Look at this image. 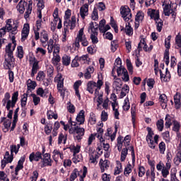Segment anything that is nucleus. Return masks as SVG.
<instances>
[{
    "instance_id": "64",
    "label": "nucleus",
    "mask_w": 181,
    "mask_h": 181,
    "mask_svg": "<svg viewBox=\"0 0 181 181\" xmlns=\"http://www.w3.org/2000/svg\"><path fill=\"white\" fill-rule=\"evenodd\" d=\"M171 181H179L176 177V168H173L170 173Z\"/></svg>"
},
{
    "instance_id": "10",
    "label": "nucleus",
    "mask_w": 181,
    "mask_h": 181,
    "mask_svg": "<svg viewBox=\"0 0 181 181\" xmlns=\"http://www.w3.org/2000/svg\"><path fill=\"white\" fill-rule=\"evenodd\" d=\"M54 41L53 39H50L47 42V50L48 53L50 54L54 53V54H59L60 53V45L59 44H54ZM54 49V51H53Z\"/></svg>"
},
{
    "instance_id": "49",
    "label": "nucleus",
    "mask_w": 181,
    "mask_h": 181,
    "mask_svg": "<svg viewBox=\"0 0 181 181\" xmlns=\"http://www.w3.org/2000/svg\"><path fill=\"white\" fill-rule=\"evenodd\" d=\"M156 25L158 32H162V28H163V21L162 19L156 20Z\"/></svg>"
},
{
    "instance_id": "35",
    "label": "nucleus",
    "mask_w": 181,
    "mask_h": 181,
    "mask_svg": "<svg viewBox=\"0 0 181 181\" xmlns=\"http://www.w3.org/2000/svg\"><path fill=\"white\" fill-rule=\"evenodd\" d=\"M124 30L128 36H132V35H134V29H132V27L131 26V23H129V22L126 23Z\"/></svg>"
},
{
    "instance_id": "33",
    "label": "nucleus",
    "mask_w": 181,
    "mask_h": 181,
    "mask_svg": "<svg viewBox=\"0 0 181 181\" xmlns=\"http://www.w3.org/2000/svg\"><path fill=\"white\" fill-rule=\"evenodd\" d=\"M47 94H49V90H45L42 88L37 89V95L42 98H47Z\"/></svg>"
},
{
    "instance_id": "52",
    "label": "nucleus",
    "mask_w": 181,
    "mask_h": 181,
    "mask_svg": "<svg viewBox=\"0 0 181 181\" xmlns=\"http://www.w3.org/2000/svg\"><path fill=\"white\" fill-rule=\"evenodd\" d=\"M122 108L124 111H128L129 108H131V105H129V99L128 98L124 99Z\"/></svg>"
},
{
    "instance_id": "21",
    "label": "nucleus",
    "mask_w": 181,
    "mask_h": 181,
    "mask_svg": "<svg viewBox=\"0 0 181 181\" xmlns=\"http://www.w3.org/2000/svg\"><path fill=\"white\" fill-rule=\"evenodd\" d=\"M40 159H42V153H40V151H37L35 153L33 152L29 156L30 162H39Z\"/></svg>"
},
{
    "instance_id": "63",
    "label": "nucleus",
    "mask_w": 181,
    "mask_h": 181,
    "mask_svg": "<svg viewBox=\"0 0 181 181\" xmlns=\"http://www.w3.org/2000/svg\"><path fill=\"white\" fill-rule=\"evenodd\" d=\"M0 181H9L8 175L4 171H0Z\"/></svg>"
},
{
    "instance_id": "46",
    "label": "nucleus",
    "mask_w": 181,
    "mask_h": 181,
    "mask_svg": "<svg viewBox=\"0 0 181 181\" xmlns=\"http://www.w3.org/2000/svg\"><path fill=\"white\" fill-rule=\"evenodd\" d=\"M88 122L90 124V125H95L97 122V117H95V114L93 112L90 113Z\"/></svg>"
},
{
    "instance_id": "53",
    "label": "nucleus",
    "mask_w": 181,
    "mask_h": 181,
    "mask_svg": "<svg viewBox=\"0 0 181 181\" xmlns=\"http://www.w3.org/2000/svg\"><path fill=\"white\" fill-rule=\"evenodd\" d=\"M28 103V94L24 93L21 98V107L22 108H25L26 104Z\"/></svg>"
},
{
    "instance_id": "44",
    "label": "nucleus",
    "mask_w": 181,
    "mask_h": 181,
    "mask_svg": "<svg viewBox=\"0 0 181 181\" xmlns=\"http://www.w3.org/2000/svg\"><path fill=\"white\" fill-rule=\"evenodd\" d=\"M69 24V28H70L71 30H73L76 28V16H73L70 21H67Z\"/></svg>"
},
{
    "instance_id": "13",
    "label": "nucleus",
    "mask_w": 181,
    "mask_h": 181,
    "mask_svg": "<svg viewBox=\"0 0 181 181\" xmlns=\"http://www.w3.org/2000/svg\"><path fill=\"white\" fill-rule=\"evenodd\" d=\"M120 13L125 21V22H129L132 18V14L131 13V9L127 6H122L120 8Z\"/></svg>"
},
{
    "instance_id": "48",
    "label": "nucleus",
    "mask_w": 181,
    "mask_h": 181,
    "mask_svg": "<svg viewBox=\"0 0 181 181\" xmlns=\"http://www.w3.org/2000/svg\"><path fill=\"white\" fill-rule=\"evenodd\" d=\"M61 57L59 54H54L52 59V63L54 66H57L60 63Z\"/></svg>"
},
{
    "instance_id": "54",
    "label": "nucleus",
    "mask_w": 181,
    "mask_h": 181,
    "mask_svg": "<svg viewBox=\"0 0 181 181\" xmlns=\"http://www.w3.org/2000/svg\"><path fill=\"white\" fill-rule=\"evenodd\" d=\"M117 151H119V152H121V151L122 149V144L124 142V140L122 139V136H119L117 139Z\"/></svg>"
},
{
    "instance_id": "28",
    "label": "nucleus",
    "mask_w": 181,
    "mask_h": 181,
    "mask_svg": "<svg viewBox=\"0 0 181 181\" xmlns=\"http://www.w3.org/2000/svg\"><path fill=\"white\" fill-rule=\"evenodd\" d=\"M158 100L161 104L162 108L165 110L166 107H168V96H166L165 94H161L160 95Z\"/></svg>"
},
{
    "instance_id": "31",
    "label": "nucleus",
    "mask_w": 181,
    "mask_h": 181,
    "mask_svg": "<svg viewBox=\"0 0 181 181\" xmlns=\"http://www.w3.org/2000/svg\"><path fill=\"white\" fill-rule=\"evenodd\" d=\"M54 19H56L57 21H59V23L57 25V29H61L62 28V19L59 18V8H55L54 13H53Z\"/></svg>"
},
{
    "instance_id": "30",
    "label": "nucleus",
    "mask_w": 181,
    "mask_h": 181,
    "mask_svg": "<svg viewBox=\"0 0 181 181\" xmlns=\"http://www.w3.org/2000/svg\"><path fill=\"white\" fill-rule=\"evenodd\" d=\"M163 6L164 15L165 16H170V13H172V12H173V11L172 9H170V8H171L170 4L164 3L163 4Z\"/></svg>"
},
{
    "instance_id": "62",
    "label": "nucleus",
    "mask_w": 181,
    "mask_h": 181,
    "mask_svg": "<svg viewBox=\"0 0 181 181\" xmlns=\"http://www.w3.org/2000/svg\"><path fill=\"white\" fill-rule=\"evenodd\" d=\"M62 35H69V23L67 21L64 22V30L62 32Z\"/></svg>"
},
{
    "instance_id": "3",
    "label": "nucleus",
    "mask_w": 181,
    "mask_h": 181,
    "mask_svg": "<svg viewBox=\"0 0 181 181\" xmlns=\"http://www.w3.org/2000/svg\"><path fill=\"white\" fill-rule=\"evenodd\" d=\"M103 86H104V78H103V74H98L97 82L94 81L88 82L86 90L90 94L98 95V91H100Z\"/></svg>"
},
{
    "instance_id": "41",
    "label": "nucleus",
    "mask_w": 181,
    "mask_h": 181,
    "mask_svg": "<svg viewBox=\"0 0 181 181\" xmlns=\"http://www.w3.org/2000/svg\"><path fill=\"white\" fill-rule=\"evenodd\" d=\"M32 8H33L32 3L30 1L28 5L25 15H24L25 19H29V16H30V13H32Z\"/></svg>"
},
{
    "instance_id": "22",
    "label": "nucleus",
    "mask_w": 181,
    "mask_h": 181,
    "mask_svg": "<svg viewBox=\"0 0 181 181\" xmlns=\"http://www.w3.org/2000/svg\"><path fill=\"white\" fill-rule=\"evenodd\" d=\"M52 158H53L54 162L57 163V162H59V158H60V159L63 160V159H64V156L63 155V153H60V151L55 149L52 152Z\"/></svg>"
},
{
    "instance_id": "20",
    "label": "nucleus",
    "mask_w": 181,
    "mask_h": 181,
    "mask_svg": "<svg viewBox=\"0 0 181 181\" xmlns=\"http://www.w3.org/2000/svg\"><path fill=\"white\" fill-rule=\"evenodd\" d=\"M86 112L84 110H81L76 117V121L78 122V125H83L84 122H86Z\"/></svg>"
},
{
    "instance_id": "14",
    "label": "nucleus",
    "mask_w": 181,
    "mask_h": 181,
    "mask_svg": "<svg viewBox=\"0 0 181 181\" xmlns=\"http://www.w3.org/2000/svg\"><path fill=\"white\" fill-rule=\"evenodd\" d=\"M30 64H32V72L31 77H35L36 73H37V70H39V61L36 59L35 57H30L29 59Z\"/></svg>"
},
{
    "instance_id": "5",
    "label": "nucleus",
    "mask_w": 181,
    "mask_h": 181,
    "mask_svg": "<svg viewBox=\"0 0 181 181\" xmlns=\"http://www.w3.org/2000/svg\"><path fill=\"white\" fill-rule=\"evenodd\" d=\"M88 32L90 34V40L93 45L98 43V24L90 22L88 28Z\"/></svg>"
},
{
    "instance_id": "60",
    "label": "nucleus",
    "mask_w": 181,
    "mask_h": 181,
    "mask_svg": "<svg viewBox=\"0 0 181 181\" xmlns=\"http://www.w3.org/2000/svg\"><path fill=\"white\" fill-rule=\"evenodd\" d=\"M95 136H97V133L91 134L88 138V145H91L93 141H95Z\"/></svg>"
},
{
    "instance_id": "42",
    "label": "nucleus",
    "mask_w": 181,
    "mask_h": 181,
    "mask_svg": "<svg viewBox=\"0 0 181 181\" xmlns=\"http://www.w3.org/2000/svg\"><path fill=\"white\" fill-rule=\"evenodd\" d=\"M71 62V58L69 55H64L62 57V64L64 66H69Z\"/></svg>"
},
{
    "instance_id": "1",
    "label": "nucleus",
    "mask_w": 181,
    "mask_h": 181,
    "mask_svg": "<svg viewBox=\"0 0 181 181\" xmlns=\"http://www.w3.org/2000/svg\"><path fill=\"white\" fill-rule=\"evenodd\" d=\"M18 97H19V93L16 91L13 93L11 100V94L7 92L4 94V98L2 100L3 106L6 107V110L9 111L7 117L10 119H11L12 115H13V110H11V108H14L15 105H16V103H18Z\"/></svg>"
},
{
    "instance_id": "34",
    "label": "nucleus",
    "mask_w": 181,
    "mask_h": 181,
    "mask_svg": "<svg viewBox=\"0 0 181 181\" xmlns=\"http://www.w3.org/2000/svg\"><path fill=\"white\" fill-rule=\"evenodd\" d=\"M121 155H120V160L121 162H125V160L127 159V156H128V148H124L121 151Z\"/></svg>"
},
{
    "instance_id": "32",
    "label": "nucleus",
    "mask_w": 181,
    "mask_h": 181,
    "mask_svg": "<svg viewBox=\"0 0 181 181\" xmlns=\"http://www.w3.org/2000/svg\"><path fill=\"white\" fill-rule=\"evenodd\" d=\"M180 98H181L180 93H177L174 95V103H175V108H177V110H179V108H180Z\"/></svg>"
},
{
    "instance_id": "18",
    "label": "nucleus",
    "mask_w": 181,
    "mask_h": 181,
    "mask_svg": "<svg viewBox=\"0 0 181 181\" xmlns=\"http://www.w3.org/2000/svg\"><path fill=\"white\" fill-rule=\"evenodd\" d=\"M30 29V27L29 26V24H24L23 28L21 32V42H25V39H28V37L29 36Z\"/></svg>"
},
{
    "instance_id": "57",
    "label": "nucleus",
    "mask_w": 181,
    "mask_h": 181,
    "mask_svg": "<svg viewBox=\"0 0 181 181\" xmlns=\"http://www.w3.org/2000/svg\"><path fill=\"white\" fill-rule=\"evenodd\" d=\"M95 98L98 97V107H100L103 104V92L98 91V95H95Z\"/></svg>"
},
{
    "instance_id": "2",
    "label": "nucleus",
    "mask_w": 181,
    "mask_h": 181,
    "mask_svg": "<svg viewBox=\"0 0 181 181\" xmlns=\"http://www.w3.org/2000/svg\"><path fill=\"white\" fill-rule=\"evenodd\" d=\"M16 47L15 44L9 43L6 46L5 49V68L11 70L15 67V58L13 57V52Z\"/></svg>"
},
{
    "instance_id": "36",
    "label": "nucleus",
    "mask_w": 181,
    "mask_h": 181,
    "mask_svg": "<svg viewBox=\"0 0 181 181\" xmlns=\"http://www.w3.org/2000/svg\"><path fill=\"white\" fill-rule=\"evenodd\" d=\"M66 141H67V136L63 134V133L59 134L58 136V145H61V144L66 145Z\"/></svg>"
},
{
    "instance_id": "29",
    "label": "nucleus",
    "mask_w": 181,
    "mask_h": 181,
    "mask_svg": "<svg viewBox=\"0 0 181 181\" xmlns=\"http://www.w3.org/2000/svg\"><path fill=\"white\" fill-rule=\"evenodd\" d=\"M112 87L116 91H119L122 87V80L121 78H116L114 80Z\"/></svg>"
},
{
    "instance_id": "56",
    "label": "nucleus",
    "mask_w": 181,
    "mask_h": 181,
    "mask_svg": "<svg viewBox=\"0 0 181 181\" xmlns=\"http://www.w3.org/2000/svg\"><path fill=\"white\" fill-rule=\"evenodd\" d=\"M156 127H157V129H158L160 132H162V131H163V127H164L163 119H160L158 120L156 122Z\"/></svg>"
},
{
    "instance_id": "43",
    "label": "nucleus",
    "mask_w": 181,
    "mask_h": 181,
    "mask_svg": "<svg viewBox=\"0 0 181 181\" xmlns=\"http://www.w3.org/2000/svg\"><path fill=\"white\" fill-rule=\"evenodd\" d=\"M23 46H18L17 47V52H16V57L20 59H23Z\"/></svg>"
},
{
    "instance_id": "17",
    "label": "nucleus",
    "mask_w": 181,
    "mask_h": 181,
    "mask_svg": "<svg viewBox=\"0 0 181 181\" xmlns=\"http://www.w3.org/2000/svg\"><path fill=\"white\" fill-rule=\"evenodd\" d=\"M99 168L101 173H104L105 170H108V168H110V161L101 158L99 161Z\"/></svg>"
},
{
    "instance_id": "7",
    "label": "nucleus",
    "mask_w": 181,
    "mask_h": 181,
    "mask_svg": "<svg viewBox=\"0 0 181 181\" xmlns=\"http://www.w3.org/2000/svg\"><path fill=\"white\" fill-rule=\"evenodd\" d=\"M80 42H81L82 46H88V40H87V37H86V35L84 34L83 28L79 30L78 33L76 35L75 41L76 47H80Z\"/></svg>"
},
{
    "instance_id": "9",
    "label": "nucleus",
    "mask_w": 181,
    "mask_h": 181,
    "mask_svg": "<svg viewBox=\"0 0 181 181\" xmlns=\"http://www.w3.org/2000/svg\"><path fill=\"white\" fill-rule=\"evenodd\" d=\"M55 83H57V90L60 92L62 97L64 95V78H63V75L62 74H58L54 78Z\"/></svg>"
},
{
    "instance_id": "51",
    "label": "nucleus",
    "mask_w": 181,
    "mask_h": 181,
    "mask_svg": "<svg viewBox=\"0 0 181 181\" xmlns=\"http://www.w3.org/2000/svg\"><path fill=\"white\" fill-rule=\"evenodd\" d=\"M79 63L81 64H86V63H88V55L85 54L81 57H78Z\"/></svg>"
},
{
    "instance_id": "37",
    "label": "nucleus",
    "mask_w": 181,
    "mask_h": 181,
    "mask_svg": "<svg viewBox=\"0 0 181 181\" xmlns=\"http://www.w3.org/2000/svg\"><path fill=\"white\" fill-rule=\"evenodd\" d=\"M36 86H37L36 81H32L31 79H28L27 81L28 90H35V88H36Z\"/></svg>"
},
{
    "instance_id": "59",
    "label": "nucleus",
    "mask_w": 181,
    "mask_h": 181,
    "mask_svg": "<svg viewBox=\"0 0 181 181\" xmlns=\"http://www.w3.org/2000/svg\"><path fill=\"white\" fill-rule=\"evenodd\" d=\"M174 163L177 166H179L181 163V151L177 153V156L174 158Z\"/></svg>"
},
{
    "instance_id": "50",
    "label": "nucleus",
    "mask_w": 181,
    "mask_h": 181,
    "mask_svg": "<svg viewBox=\"0 0 181 181\" xmlns=\"http://www.w3.org/2000/svg\"><path fill=\"white\" fill-rule=\"evenodd\" d=\"M45 78H46V74H45V72L40 71L37 73V75L36 77L37 81H43V80H45Z\"/></svg>"
},
{
    "instance_id": "40",
    "label": "nucleus",
    "mask_w": 181,
    "mask_h": 181,
    "mask_svg": "<svg viewBox=\"0 0 181 181\" xmlns=\"http://www.w3.org/2000/svg\"><path fill=\"white\" fill-rule=\"evenodd\" d=\"M104 127V123H103V122H99L98 123V127L96 129V131L98 133L97 135H103V134H104V129H103V127Z\"/></svg>"
},
{
    "instance_id": "39",
    "label": "nucleus",
    "mask_w": 181,
    "mask_h": 181,
    "mask_svg": "<svg viewBox=\"0 0 181 181\" xmlns=\"http://www.w3.org/2000/svg\"><path fill=\"white\" fill-rule=\"evenodd\" d=\"M175 49H181V35L180 33L175 37Z\"/></svg>"
},
{
    "instance_id": "47",
    "label": "nucleus",
    "mask_w": 181,
    "mask_h": 181,
    "mask_svg": "<svg viewBox=\"0 0 181 181\" xmlns=\"http://www.w3.org/2000/svg\"><path fill=\"white\" fill-rule=\"evenodd\" d=\"M144 16L145 14L144 13V12L138 11L135 17L136 22H142V21H144Z\"/></svg>"
},
{
    "instance_id": "58",
    "label": "nucleus",
    "mask_w": 181,
    "mask_h": 181,
    "mask_svg": "<svg viewBox=\"0 0 181 181\" xmlns=\"http://www.w3.org/2000/svg\"><path fill=\"white\" fill-rule=\"evenodd\" d=\"M80 148H81V146H80L79 145H76V146H71L70 147V149L71 152H73L74 155H77V153L80 152Z\"/></svg>"
},
{
    "instance_id": "19",
    "label": "nucleus",
    "mask_w": 181,
    "mask_h": 181,
    "mask_svg": "<svg viewBox=\"0 0 181 181\" xmlns=\"http://www.w3.org/2000/svg\"><path fill=\"white\" fill-rule=\"evenodd\" d=\"M79 15L84 20L86 16H88V4H85L80 8Z\"/></svg>"
},
{
    "instance_id": "8",
    "label": "nucleus",
    "mask_w": 181,
    "mask_h": 181,
    "mask_svg": "<svg viewBox=\"0 0 181 181\" xmlns=\"http://www.w3.org/2000/svg\"><path fill=\"white\" fill-rule=\"evenodd\" d=\"M4 28L6 30V32H11V30L12 35H16L18 33V25L15 24V22L11 18L6 21V25Z\"/></svg>"
},
{
    "instance_id": "45",
    "label": "nucleus",
    "mask_w": 181,
    "mask_h": 181,
    "mask_svg": "<svg viewBox=\"0 0 181 181\" xmlns=\"http://www.w3.org/2000/svg\"><path fill=\"white\" fill-rule=\"evenodd\" d=\"M131 115H132V122L133 126L135 127V119L136 118V109L135 108V107H132Z\"/></svg>"
},
{
    "instance_id": "16",
    "label": "nucleus",
    "mask_w": 181,
    "mask_h": 181,
    "mask_svg": "<svg viewBox=\"0 0 181 181\" xmlns=\"http://www.w3.org/2000/svg\"><path fill=\"white\" fill-rule=\"evenodd\" d=\"M42 165L41 168H46V166H52V158L50 154L48 153H45L43 157H42Z\"/></svg>"
},
{
    "instance_id": "11",
    "label": "nucleus",
    "mask_w": 181,
    "mask_h": 181,
    "mask_svg": "<svg viewBox=\"0 0 181 181\" xmlns=\"http://www.w3.org/2000/svg\"><path fill=\"white\" fill-rule=\"evenodd\" d=\"M132 151V165L128 163L124 168V175L127 177L129 176V174L132 172V168L135 166V151L134 146L130 147Z\"/></svg>"
},
{
    "instance_id": "27",
    "label": "nucleus",
    "mask_w": 181,
    "mask_h": 181,
    "mask_svg": "<svg viewBox=\"0 0 181 181\" xmlns=\"http://www.w3.org/2000/svg\"><path fill=\"white\" fill-rule=\"evenodd\" d=\"M100 158V153L95 151V153H92V154H89V160L90 163H93V165H97L98 161L97 159Z\"/></svg>"
},
{
    "instance_id": "38",
    "label": "nucleus",
    "mask_w": 181,
    "mask_h": 181,
    "mask_svg": "<svg viewBox=\"0 0 181 181\" xmlns=\"http://www.w3.org/2000/svg\"><path fill=\"white\" fill-rule=\"evenodd\" d=\"M80 176V171L77 168H75L70 175V181H74L77 179V177Z\"/></svg>"
},
{
    "instance_id": "6",
    "label": "nucleus",
    "mask_w": 181,
    "mask_h": 181,
    "mask_svg": "<svg viewBox=\"0 0 181 181\" xmlns=\"http://www.w3.org/2000/svg\"><path fill=\"white\" fill-rule=\"evenodd\" d=\"M69 133L71 135H74V138L76 141H81L84 134H86V129L78 126L71 127L69 129Z\"/></svg>"
},
{
    "instance_id": "4",
    "label": "nucleus",
    "mask_w": 181,
    "mask_h": 181,
    "mask_svg": "<svg viewBox=\"0 0 181 181\" xmlns=\"http://www.w3.org/2000/svg\"><path fill=\"white\" fill-rule=\"evenodd\" d=\"M148 134L146 137V142L148 146L151 149H156V145H158V142L159 141V135L156 134L153 137V131L151 127H147ZM154 139V141H153Z\"/></svg>"
},
{
    "instance_id": "15",
    "label": "nucleus",
    "mask_w": 181,
    "mask_h": 181,
    "mask_svg": "<svg viewBox=\"0 0 181 181\" xmlns=\"http://www.w3.org/2000/svg\"><path fill=\"white\" fill-rule=\"evenodd\" d=\"M50 40H49V34H47V31L42 30L40 32V41L42 47H46L47 46V43Z\"/></svg>"
},
{
    "instance_id": "23",
    "label": "nucleus",
    "mask_w": 181,
    "mask_h": 181,
    "mask_svg": "<svg viewBox=\"0 0 181 181\" xmlns=\"http://www.w3.org/2000/svg\"><path fill=\"white\" fill-rule=\"evenodd\" d=\"M148 15L150 16L151 19H154L155 22L156 21H159L160 18H159V11H156L155 9H148Z\"/></svg>"
},
{
    "instance_id": "26",
    "label": "nucleus",
    "mask_w": 181,
    "mask_h": 181,
    "mask_svg": "<svg viewBox=\"0 0 181 181\" xmlns=\"http://www.w3.org/2000/svg\"><path fill=\"white\" fill-rule=\"evenodd\" d=\"M28 6V3L25 1V0H21L19 1L18 4L17 5V11L19 13H23L25 12V8Z\"/></svg>"
},
{
    "instance_id": "61",
    "label": "nucleus",
    "mask_w": 181,
    "mask_h": 181,
    "mask_svg": "<svg viewBox=\"0 0 181 181\" xmlns=\"http://www.w3.org/2000/svg\"><path fill=\"white\" fill-rule=\"evenodd\" d=\"M78 62H80L79 59H78V56H76L75 58L72 60L71 62V67H78V66H80V64H78Z\"/></svg>"
},
{
    "instance_id": "25",
    "label": "nucleus",
    "mask_w": 181,
    "mask_h": 181,
    "mask_svg": "<svg viewBox=\"0 0 181 181\" xmlns=\"http://www.w3.org/2000/svg\"><path fill=\"white\" fill-rule=\"evenodd\" d=\"M160 76L161 81H164L165 83L170 81V72L168 69H165V74L162 73V71L160 70Z\"/></svg>"
},
{
    "instance_id": "24",
    "label": "nucleus",
    "mask_w": 181,
    "mask_h": 181,
    "mask_svg": "<svg viewBox=\"0 0 181 181\" xmlns=\"http://www.w3.org/2000/svg\"><path fill=\"white\" fill-rule=\"evenodd\" d=\"M25 159H26V156H23L18 160V165L15 169L16 176H18V172H19V170H21V169H23V163H25Z\"/></svg>"
},
{
    "instance_id": "12",
    "label": "nucleus",
    "mask_w": 181,
    "mask_h": 181,
    "mask_svg": "<svg viewBox=\"0 0 181 181\" xmlns=\"http://www.w3.org/2000/svg\"><path fill=\"white\" fill-rule=\"evenodd\" d=\"M172 39V35H169L165 40V47L166 48L165 52L164 54V62L166 66H169V49H170V40Z\"/></svg>"
},
{
    "instance_id": "55",
    "label": "nucleus",
    "mask_w": 181,
    "mask_h": 181,
    "mask_svg": "<svg viewBox=\"0 0 181 181\" xmlns=\"http://www.w3.org/2000/svg\"><path fill=\"white\" fill-rule=\"evenodd\" d=\"M54 71V68L52 65L47 66V73L48 77H53V73Z\"/></svg>"
}]
</instances>
